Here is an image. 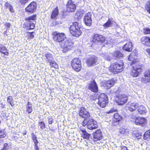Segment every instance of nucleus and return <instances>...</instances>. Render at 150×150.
<instances>
[{
    "label": "nucleus",
    "mask_w": 150,
    "mask_h": 150,
    "mask_svg": "<svg viewBox=\"0 0 150 150\" xmlns=\"http://www.w3.org/2000/svg\"><path fill=\"white\" fill-rule=\"evenodd\" d=\"M81 28V25L80 23L76 22L73 23L69 28L70 33L75 37H79L82 33Z\"/></svg>",
    "instance_id": "1"
},
{
    "label": "nucleus",
    "mask_w": 150,
    "mask_h": 150,
    "mask_svg": "<svg viewBox=\"0 0 150 150\" xmlns=\"http://www.w3.org/2000/svg\"><path fill=\"white\" fill-rule=\"evenodd\" d=\"M136 56H135L134 53H132L130 54L128 58L129 61H132L130 65L132 66L133 69L137 70L138 71H142V65L139 62L136 61L135 59Z\"/></svg>",
    "instance_id": "2"
},
{
    "label": "nucleus",
    "mask_w": 150,
    "mask_h": 150,
    "mask_svg": "<svg viewBox=\"0 0 150 150\" xmlns=\"http://www.w3.org/2000/svg\"><path fill=\"white\" fill-rule=\"evenodd\" d=\"M123 63L122 62L118 63H114L111 65L109 68V70L113 74H117L123 70Z\"/></svg>",
    "instance_id": "3"
},
{
    "label": "nucleus",
    "mask_w": 150,
    "mask_h": 150,
    "mask_svg": "<svg viewBox=\"0 0 150 150\" xmlns=\"http://www.w3.org/2000/svg\"><path fill=\"white\" fill-rule=\"evenodd\" d=\"M36 19V15H33L25 19V20L27 21L25 23L27 30L33 29L35 28V25L33 22Z\"/></svg>",
    "instance_id": "4"
},
{
    "label": "nucleus",
    "mask_w": 150,
    "mask_h": 150,
    "mask_svg": "<svg viewBox=\"0 0 150 150\" xmlns=\"http://www.w3.org/2000/svg\"><path fill=\"white\" fill-rule=\"evenodd\" d=\"M42 57L47 62L50 63L51 67H53L55 69L58 68V65L54 60V58L51 54L48 53L43 55Z\"/></svg>",
    "instance_id": "5"
},
{
    "label": "nucleus",
    "mask_w": 150,
    "mask_h": 150,
    "mask_svg": "<svg viewBox=\"0 0 150 150\" xmlns=\"http://www.w3.org/2000/svg\"><path fill=\"white\" fill-rule=\"evenodd\" d=\"M73 43L70 39H67L66 38L64 39L61 43V46L63 49L62 51L64 52H66L70 50L73 45Z\"/></svg>",
    "instance_id": "6"
},
{
    "label": "nucleus",
    "mask_w": 150,
    "mask_h": 150,
    "mask_svg": "<svg viewBox=\"0 0 150 150\" xmlns=\"http://www.w3.org/2000/svg\"><path fill=\"white\" fill-rule=\"evenodd\" d=\"M127 99V96L123 93L119 94L115 98L116 102L118 105H122L125 104Z\"/></svg>",
    "instance_id": "7"
},
{
    "label": "nucleus",
    "mask_w": 150,
    "mask_h": 150,
    "mask_svg": "<svg viewBox=\"0 0 150 150\" xmlns=\"http://www.w3.org/2000/svg\"><path fill=\"white\" fill-rule=\"evenodd\" d=\"M107 96L104 93H102L99 96L98 103L102 108L105 107L108 103Z\"/></svg>",
    "instance_id": "8"
},
{
    "label": "nucleus",
    "mask_w": 150,
    "mask_h": 150,
    "mask_svg": "<svg viewBox=\"0 0 150 150\" xmlns=\"http://www.w3.org/2000/svg\"><path fill=\"white\" fill-rule=\"evenodd\" d=\"M53 40L57 42H62L66 38V36L64 33L55 31L53 34Z\"/></svg>",
    "instance_id": "9"
},
{
    "label": "nucleus",
    "mask_w": 150,
    "mask_h": 150,
    "mask_svg": "<svg viewBox=\"0 0 150 150\" xmlns=\"http://www.w3.org/2000/svg\"><path fill=\"white\" fill-rule=\"evenodd\" d=\"M71 65L76 71H79L81 68V62L79 58H74L71 62Z\"/></svg>",
    "instance_id": "10"
},
{
    "label": "nucleus",
    "mask_w": 150,
    "mask_h": 150,
    "mask_svg": "<svg viewBox=\"0 0 150 150\" xmlns=\"http://www.w3.org/2000/svg\"><path fill=\"white\" fill-rule=\"evenodd\" d=\"M105 40V38L102 35L98 34H95L93 36L92 42L93 44H98L99 43L104 42Z\"/></svg>",
    "instance_id": "11"
},
{
    "label": "nucleus",
    "mask_w": 150,
    "mask_h": 150,
    "mask_svg": "<svg viewBox=\"0 0 150 150\" xmlns=\"http://www.w3.org/2000/svg\"><path fill=\"white\" fill-rule=\"evenodd\" d=\"M98 127V123L92 119H89L87 122V128L90 130L97 129Z\"/></svg>",
    "instance_id": "12"
},
{
    "label": "nucleus",
    "mask_w": 150,
    "mask_h": 150,
    "mask_svg": "<svg viewBox=\"0 0 150 150\" xmlns=\"http://www.w3.org/2000/svg\"><path fill=\"white\" fill-rule=\"evenodd\" d=\"M79 116L85 119L90 117V114L87 109L84 107L81 108L79 113Z\"/></svg>",
    "instance_id": "13"
},
{
    "label": "nucleus",
    "mask_w": 150,
    "mask_h": 150,
    "mask_svg": "<svg viewBox=\"0 0 150 150\" xmlns=\"http://www.w3.org/2000/svg\"><path fill=\"white\" fill-rule=\"evenodd\" d=\"M66 8L67 11L74 12L76 8V6L72 0H69L67 4Z\"/></svg>",
    "instance_id": "14"
},
{
    "label": "nucleus",
    "mask_w": 150,
    "mask_h": 150,
    "mask_svg": "<svg viewBox=\"0 0 150 150\" xmlns=\"http://www.w3.org/2000/svg\"><path fill=\"white\" fill-rule=\"evenodd\" d=\"M37 4L35 2H32L25 8V11L27 12L32 13L36 10Z\"/></svg>",
    "instance_id": "15"
},
{
    "label": "nucleus",
    "mask_w": 150,
    "mask_h": 150,
    "mask_svg": "<svg viewBox=\"0 0 150 150\" xmlns=\"http://www.w3.org/2000/svg\"><path fill=\"white\" fill-rule=\"evenodd\" d=\"M88 88L91 91L97 93L98 91V87L96 82L94 80L91 82L88 87Z\"/></svg>",
    "instance_id": "16"
},
{
    "label": "nucleus",
    "mask_w": 150,
    "mask_h": 150,
    "mask_svg": "<svg viewBox=\"0 0 150 150\" xmlns=\"http://www.w3.org/2000/svg\"><path fill=\"white\" fill-rule=\"evenodd\" d=\"M97 58L94 56H91L89 57L87 60V64L88 66H94L96 64Z\"/></svg>",
    "instance_id": "17"
},
{
    "label": "nucleus",
    "mask_w": 150,
    "mask_h": 150,
    "mask_svg": "<svg viewBox=\"0 0 150 150\" xmlns=\"http://www.w3.org/2000/svg\"><path fill=\"white\" fill-rule=\"evenodd\" d=\"M91 16V13H88L86 14L84 17V22L85 24L87 26H90L91 25L92 23Z\"/></svg>",
    "instance_id": "18"
},
{
    "label": "nucleus",
    "mask_w": 150,
    "mask_h": 150,
    "mask_svg": "<svg viewBox=\"0 0 150 150\" xmlns=\"http://www.w3.org/2000/svg\"><path fill=\"white\" fill-rule=\"evenodd\" d=\"M94 141L96 142L101 139L103 137L102 133L100 130L98 129L93 134Z\"/></svg>",
    "instance_id": "19"
},
{
    "label": "nucleus",
    "mask_w": 150,
    "mask_h": 150,
    "mask_svg": "<svg viewBox=\"0 0 150 150\" xmlns=\"http://www.w3.org/2000/svg\"><path fill=\"white\" fill-rule=\"evenodd\" d=\"M147 120L144 117H138L137 118L135 121V123L136 125L143 126L147 122Z\"/></svg>",
    "instance_id": "20"
},
{
    "label": "nucleus",
    "mask_w": 150,
    "mask_h": 150,
    "mask_svg": "<svg viewBox=\"0 0 150 150\" xmlns=\"http://www.w3.org/2000/svg\"><path fill=\"white\" fill-rule=\"evenodd\" d=\"M142 80L145 83L150 82V71L148 70L145 72L144 76L142 78Z\"/></svg>",
    "instance_id": "21"
},
{
    "label": "nucleus",
    "mask_w": 150,
    "mask_h": 150,
    "mask_svg": "<svg viewBox=\"0 0 150 150\" xmlns=\"http://www.w3.org/2000/svg\"><path fill=\"white\" fill-rule=\"evenodd\" d=\"M141 42L144 45L150 47V38L146 36L143 37L141 38Z\"/></svg>",
    "instance_id": "22"
},
{
    "label": "nucleus",
    "mask_w": 150,
    "mask_h": 150,
    "mask_svg": "<svg viewBox=\"0 0 150 150\" xmlns=\"http://www.w3.org/2000/svg\"><path fill=\"white\" fill-rule=\"evenodd\" d=\"M115 24V22L113 20L112 18H109L107 21L103 25V26L105 28H108Z\"/></svg>",
    "instance_id": "23"
},
{
    "label": "nucleus",
    "mask_w": 150,
    "mask_h": 150,
    "mask_svg": "<svg viewBox=\"0 0 150 150\" xmlns=\"http://www.w3.org/2000/svg\"><path fill=\"white\" fill-rule=\"evenodd\" d=\"M115 82V81L113 79L108 80L104 82L105 84L103 86L105 88L109 89L114 85Z\"/></svg>",
    "instance_id": "24"
},
{
    "label": "nucleus",
    "mask_w": 150,
    "mask_h": 150,
    "mask_svg": "<svg viewBox=\"0 0 150 150\" xmlns=\"http://www.w3.org/2000/svg\"><path fill=\"white\" fill-rule=\"evenodd\" d=\"M132 43L131 42H128L123 47V49L126 51L130 52L132 50Z\"/></svg>",
    "instance_id": "25"
},
{
    "label": "nucleus",
    "mask_w": 150,
    "mask_h": 150,
    "mask_svg": "<svg viewBox=\"0 0 150 150\" xmlns=\"http://www.w3.org/2000/svg\"><path fill=\"white\" fill-rule=\"evenodd\" d=\"M81 135L84 139H86L87 140L89 139L90 134L88 133L84 129H81Z\"/></svg>",
    "instance_id": "26"
},
{
    "label": "nucleus",
    "mask_w": 150,
    "mask_h": 150,
    "mask_svg": "<svg viewBox=\"0 0 150 150\" xmlns=\"http://www.w3.org/2000/svg\"><path fill=\"white\" fill-rule=\"evenodd\" d=\"M0 52L5 55H8L7 49L3 45L1 44H0Z\"/></svg>",
    "instance_id": "27"
},
{
    "label": "nucleus",
    "mask_w": 150,
    "mask_h": 150,
    "mask_svg": "<svg viewBox=\"0 0 150 150\" xmlns=\"http://www.w3.org/2000/svg\"><path fill=\"white\" fill-rule=\"evenodd\" d=\"M138 107V105L136 103H132L128 107V109L131 111H134Z\"/></svg>",
    "instance_id": "28"
},
{
    "label": "nucleus",
    "mask_w": 150,
    "mask_h": 150,
    "mask_svg": "<svg viewBox=\"0 0 150 150\" xmlns=\"http://www.w3.org/2000/svg\"><path fill=\"white\" fill-rule=\"evenodd\" d=\"M138 111L140 114H144L147 112L145 107L143 105L140 106L138 109Z\"/></svg>",
    "instance_id": "29"
},
{
    "label": "nucleus",
    "mask_w": 150,
    "mask_h": 150,
    "mask_svg": "<svg viewBox=\"0 0 150 150\" xmlns=\"http://www.w3.org/2000/svg\"><path fill=\"white\" fill-rule=\"evenodd\" d=\"M141 71H138L137 70L133 69L132 71L130 72V75L133 77L138 76L141 73Z\"/></svg>",
    "instance_id": "30"
},
{
    "label": "nucleus",
    "mask_w": 150,
    "mask_h": 150,
    "mask_svg": "<svg viewBox=\"0 0 150 150\" xmlns=\"http://www.w3.org/2000/svg\"><path fill=\"white\" fill-rule=\"evenodd\" d=\"M59 14V10L57 7L55 8L53 10L51 15V18H54L58 15Z\"/></svg>",
    "instance_id": "31"
},
{
    "label": "nucleus",
    "mask_w": 150,
    "mask_h": 150,
    "mask_svg": "<svg viewBox=\"0 0 150 150\" xmlns=\"http://www.w3.org/2000/svg\"><path fill=\"white\" fill-rule=\"evenodd\" d=\"M26 111L27 113L29 114L31 113L33 111V108L32 104L28 102L26 105Z\"/></svg>",
    "instance_id": "32"
},
{
    "label": "nucleus",
    "mask_w": 150,
    "mask_h": 150,
    "mask_svg": "<svg viewBox=\"0 0 150 150\" xmlns=\"http://www.w3.org/2000/svg\"><path fill=\"white\" fill-rule=\"evenodd\" d=\"M114 121L115 122H119L122 119V117L118 113H116L114 115Z\"/></svg>",
    "instance_id": "33"
},
{
    "label": "nucleus",
    "mask_w": 150,
    "mask_h": 150,
    "mask_svg": "<svg viewBox=\"0 0 150 150\" xmlns=\"http://www.w3.org/2000/svg\"><path fill=\"white\" fill-rule=\"evenodd\" d=\"M104 58L106 60L110 61L113 58V55L112 53L107 54L104 56Z\"/></svg>",
    "instance_id": "34"
},
{
    "label": "nucleus",
    "mask_w": 150,
    "mask_h": 150,
    "mask_svg": "<svg viewBox=\"0 0 150 150\" xmlns=\"http://www.w3.org/2000/svg\"><path fill=\"white\" fill-rule=\"evenodd\" d=\"M113 58L114 57L120 58L123 57V54L121 53L120 51H115L113 54Z\"/></svg>",
    "instance_id": "35"
},
{
    "label": "nucleus",
    "mask_w": 150,
    "mask_h": 150,
    "mask_svg": "<svg viewBox=\"0 0 150 150\" xmlns=\"http://www.w3.org/2000/svg\"><path fill=\"white\" fill-rule=\"evenodd\" d=\"M144 139L146 140L150 137V133L149 130L146 131L144 134Z\"/></svg>",
    "instance_id": "36"
},
{
    "label": "nucleus",
    "mask_w": 150,
    "mask_h": 150,
    "mask_svg": "<svg viewBox=\"0 0 150 150\" xmlns=\"http://www.w3.org/2000/svg\"><path fill=\"white\" fill-rule=\"evenodd\" d=\"M76 15L78 16V18L80 19L83 16V13L81 11H77L76 13Z\"/></svg>",
    "instance_id": "37"
},
{
    "label": "nucleus",
    "mask_w": 150,
    "mask_h": 150,
    "mask_svg": "<svg viewBox=\"0 0 150 150\" xmlns=\"http://www.w3.org/2000/svg\"><path fill=\"white\" fill-rule=\"evenodd\" d=\"M38 126L40 127V128L42 129H43L45 127V124L42 122H39Z\"/></svg>",
    "instance_id": "38"
},
{
    "label": "nucleus",
    "mask_w": 150,
    "mask_h": 150,
    "mask_svg": "<svg viewBox=\"0 0 150 150\" xmlns=\"http://www.w3.org/2000/svg\"><path fill=\"white\" fill-rule=\"evenodd\" d=\"M34 33L33 32H32L31 33L28 32L27 33L28 36L30 39H33L34 37Z\"/></svg>",
    "instance_id": "39"
},
{
    "label": "nucleus",
    "mask_w": 150,
    "mask_h": 150,
    "mask_svg": "<svg viewBox=\"0 0 150 150\" xmlns=\"http://www.w3.org/2000/svg\"><path fill=\"white\" fill-rule=\"evenodd\" d=\"M144 32L145 34H150V28H146L144 29Z\"/></svg>",
    "instance_id": "40"
},
{
    "label": "nucleus",
    "mask_w": 150,
    "mask_h": 150,
    "mask_svg": "<svg viewBox=\"0 0 150 150\" xmlns=\"http://www.w3.org/2000/svg\"><path fill=\"white\" fill-rule=\"evenodd\" d=\"M32 136V139L34 143H38V141L37 140V137L36 136L33 134H31Z\"/></svg>",
    "instance_id": "41"
},
{
    "label": "nucleus",
    "mask_w": 150,
    "mask_h": 150,
    "mask_svg": "<svg viewBox=\"0 0 150 150\" xmlns=\"http://www.w3.org/2000/svg\"><path fill=\"white\" fill-rule=\"evenodd\" d=\"M146 9L147 12L150 14V1L147 3L146 6Z\"/></svg>",
    "instance_id": "42"
},
{
    "label": "nucleus",
    "mask_w": 150,
    "mask_h": 150,
    "mask_svg": "<svg viewBox=\"0 0 150 150\" xmlns=\"http://www.w3.org/2000/svg\"><path fill=\"white\" fill-rule=\"evenodd\" d=\"M117 111V110L116 109H115L114 108H112L111 109L108 111L106 113L107 114H110V113H113V112H116Z\"/></svg>",
    "instance_id": "43"
},
{
    "label": "nucleus",
    "mask_w": 150,
    "mask_h": 150,
    "mask_svg": "<svg viewBox=\"0 0 150 150\" xmlns=\"http://www.w3.org/2000/svg\"><path fill=\"white\" fill-rule=\"evenodd\" d=\"M8 148V144L7 143H5L4 144V147L1 150H7Z\"/></svg>",
    "instance_id": "44"
},
{
    "label": "nucleus",
    "mask_w": 150,
    "mask_h": 150,
    "mask_svg": "<svg viewBox=\"0 0 150 150\" xmlns=\"http://www.w3.org/2000/svg\"><path fill=\"white\" fill-rule=\"evenodd\" d=\"M88 122V120L87 119H85L84 120L83 122L82 123V124L83 126H85L86 125L87 126V122Z\"/></svg>",
    "instance_id": "45"
},
{
    "label": "nucleus",
    "mask_w": 150,
    "mask_h": 150,
    "mask_svg": "<svg viewBox=\"0 0 150 150\" xmlns=\"http://www.w3.org/2000/svg\"><path fill=\"white\" fill-rule=\"evenodd\" d=\"M13 98L11 96H8L7 98V101L8 103H10L13 101Z\"/></svg>",
    "instance_id": "46"
},
{
    "label": "nucleus",
    "mask_w": 150,
    "mask_h": 150,
    "mask_svg": "<svg viewBox=\"0 0 150 150\" xmlns=\"http://www.w3.org/2000/svg\"><path fill=\"white\" fill-rule=\"evenodd\" d=\"M53 119L52 118L50 117H48V122L49 124H52V122Z\"/></svg>",
    "instance_id": "47"
},
{
    "label": "nucleus",
    "mask_w": 150,
    "mask_h": 150,
    "mask_svg": "<svg viewBox=\"0 0 150 150\" xmlns=\"http://www.w3.org/2000/svg\"><path fill=\"white\" fill-rule=\"evenodd\" d=\"M29 0H20V3L22 4H25Z\"/></svg>",
    "instance_id": "48"
},
{
    "label": "nucleus",
    "mask_w": 150,
    "mask_h": 150,
    "mask_svg": "<svg viewBox=\"0 0 150 150\" xmlns=\"http://www.w3.org/2000/svg\"><path fill=\"white\" fill-rule=\"evenodd\" d=\"M4 5L6 8H8L11 5L8 2H6L5 3Z\"/></svg>",
    "instance_id": "49"
},
{
    "label": "nucleus",
    "mask_w": 150,
    "mask_h": 150,
    "mask_svg": "<svg viewBox=\"0 0 150 150\" xmlns=\"http://www.w3.org/2000/svg\"><path fill=\"white\" fill-rule=\"evenodd\" d=\"M9 8V9L11 12L13 13L14 12V9L13 8V7L11 5Z\"/></svg>",
    "instance_id": "50"
},
{
    "label": "nucleus",
    "mask_w": 150,
    "mask_h": 150,
    "mask_svg": "<svg viewBox=\"0 0 150 150\" xmlns=\"http://www.w3.org/2000/svg\"><path fill=\"white\" fill-rule=\"evenodd\" d=\"M121 150H128L126 147L125 146H120Z\"/></svg>",
    "instance_id": "51"
},
{
    "label": "nucleus",
    "mask_w": 150,
    "mask_h": 150,
    "mask_svg": "<svg viewBox=\"0 0 150 150\" xmlns=\"http://www.w3.org/2000/svg\"><path fill=\"white\" fill-rule=\"evenodd\" d=\"M142 134L141 133L139 135H137V134L136 136L137 137V139H139L141 138V137L142 136Z\"/></svg>",
    "instance_id": "52"
},
{
    "label": "nucleus",
    "mask_w": 150,
    "mask_h": 150,
    "mask_svg": "<svg viewBox=\"0 0 150 150\" xmlns=\"http://www.w3.org/2000/svg\"><path fill=\"white\" fill-rule=\"evenodd\" d=\"M121 130L120 129V133L122 134H124L125 133V130L124 129L122 128V131H121Z\"/></svg>",
    "instance_id": "53"
},
{
    "label": "nucleus",
    "mask_w": 150,
    "mask_h": 150,
    "mask_svg": "<svg viewBox=\"0 0 150 150\" xmlns=\"http://www.w3.org/2000/svg\"><path fill=\"white\" fill-rule=\"evenodd\" d=\"M5 25L6 26L7 28H9L10 27L11 25L8 23H6L5 24Z\"/></svg>",
    "instance_id": "54"
},
{
    "label": "nucleus",
    "mask_w": 150,
    "mask_h": 150,
    "mask_svg": "<svg viewBox=\"0 0 150 150\" xmlns=\"http://www.w3.org/2000/svg\"><path fill=\"white\" fill-rule=\"evenodd\" d=\"M146 52L148 53V54L150 56V48H149L146 50Z\"/></svg>",
    "instance_id": "55"
},
{
    "label": "nucleus",
    "mask_w": 150,
    "mask_h": 150,
    "mask_svg": "<svg viewBox=\"0 0 150 150\" xmlns=\"http://www.w3.org/2000/svg\"><path fill=\"white\" fill-rule=\"evenodd\" d=\"M38 143H34L35 144V147H38L37 145V144H38Z\"/></svg>",
    "instance_id": "56"
},
{
    "label": "nucleus",
    "mask_w": 150,
    "mask_h": 150,
    "mask_svg": "<svg viewBox=\"0 0 150 150\" xmlns=\"http://www.w3.org/2000/svg\"><path fill=\"white\" fill-rule=\"evenodd\" d=\"M10 105L12 106H13L14 104L13 103H12L11 102L10 103Z\"/></svg>",
    "instance_id": "57"
},
{
    "label": "nucleus",
    "mask_w": 150,
    "mask_h": 150,
    "mask_svg": "<svg viewBox=\"0 0 150 150\" xmlns=\"http://www.w3.org/2000/svg\"><path fill=\"white\" fill-rule=\"evenodd\" d=\"M34 148L36 150H39V149L38 148V147H35Z\"/></svg>",
    "instance_id": "58"
},
{
    "label": "nucleus",
    "mask_w": 150,
    "mask_h": 150,
    "mask_svg": "<svg viewBox=\"0 0 150 150\" xmlns=\"http://www.w3.org/2000/svg\"><path fill=\"white\" fill-rule=\"evenodd\" d=\"M26 134V132H25V133H23V134H24V135H25V134Z\"/></svg>",
    "instance_id": "59"
}]
</instances>
